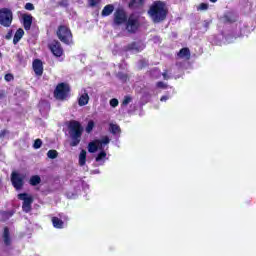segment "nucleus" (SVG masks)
<instances>
[{
    "label": "nucleus",
    "instance_id": "obj_1",
    "mask_svg": "<svg viewBox=\"0 0 256 256\" xmlns=\"http://www.w3.org/2000/svg\"><path fill=\"white\" fill-rule=\"evenodd\" d=\"M148 15L152 19L153 23H163L169 15V9L167 4L163 1H154L148 9Z\"/></svg>",
    "mask_w": 256,
    "mask_h": 256
},
{
    "label": "nucleus",
    "instance_id": "obj_2",
    "mask_svg": "<svg viewBox=\"0 0 256 256\" xmlns=\"http://www.w3.org/2000/svg\"><path fill=\"white\" fill-rule=\"evenodd\" d=\"M69 135L71 137L70 147H77L81 143L83 136V126L77 120H71L68 123Z\"/></svg>",
    "mask_w": 256,
    "mask_h": 256
},
{
    "label": "nucleus",
    "instance_id": "obj_3",
    "mask_svg": "<svg viewBox=\"0 0 256 256\" xmlns=\"http://www.w3.org/2000/svg\"><path fill=\"white\" fill-rule=\"evenodd\" d=\"M56 36L64 45H73V32L67 25H60L56 30Z\"/></svg>",
    "mask_w": 256,
    "mask_h": 256
},
{
    "label": "nucleus",
    "instance_id": "obj_4",
    "mask_svg": "<svg viewBox=\"0 0 256 256\" xmlns=\"http://www.w3.org/2000/svg\"><path fill=\"white\" fill-rule=\"evenodd\" d=\"M71 93V86L68 83L61 82L56 85L54 89V98L57 101H67Z\"/></svg>",
    "mask_w": 256,
    "mask_h": 256
},
{
    "label": "nucleus",
    "instance_id": "obj_5",
    "mask_svg": "<svg viewBox=\"0 0 256 256\" xmlns=\"http://www.w3.org/2000/svg\"><path fill=\"white\" fill-rule=\"evenodd\" d=\"M111 139L109 136H103L102 139H95L94 141L88 144L89 153H96V151H103L105 145H109Z\"/></svg>",
    "mask_w": 256,
    "mask_h": 256
},
{
    "label": "nucleus",
    "instance_id": "obj_6",
    "mask_svg": "<svg viewBox=\"0 0 256 256\" xmlns=\"http://www.w3.org/2000/svg\"><path fill=\"white\" fill-rule=\"evenodd\" d=\"M13 23V11L10 8H0V25L9 28Z\"/></svg>",
    "mask_w": 256,
    "mask_h": 256
},
{
    "label": "nucleus",
    "instance_id": "obj_7",
    "mask_svg": "<svg viewBox=\"0 0 256 256\" xmlns=\"http://www.w3.org/2000/svg\"><path fill=\"white\" fill-rule=\"evenodd\" d=\"M124 25L128 33H136L141 27V22H139V17L135 16V14H130Z\"/></svg>",
    "mask_w": 256,
    "mask_h": 256
},
{
    "label": "nucleus",
    "instance_id": "obj_8",
    "mask_svg": "<svg viewBox=\"0 0 256 256\" xmlns=\"http://www.w3.org/2000/svg\"><path fill=\"white\" fill-rule=\"evenodd\" d=\"M127 19H129V16L127 15L125 8L119 7L115 9L113 15L114 25H125V23H127Z\"/></svg>",
    "mask_w": 256,
    "mask_h": 256
},
{
    "label": "nucleus",
    "instance_id": "obj_9",
    "mask_svg": "<svg viewBox=\"0 0 256 256\" xmlns=\"http://www.w3.org/2000/svg\"><path fill=\"white\" fill-rule=\"evenodd\" d=\"M17 198L20 200V201H23L22 203V211L24 213H31L33 207V196L27 194V193H20L17 195Z\"/></svg>",
    "mask_w": 256,
    "mask_h": 256
},
{
    "label": "nucleus",
    "instance_id": "obj_10",
    "mask_svg": "<svg viewBox=\"0 0 256 256\" xmlns=\"http://www.w3.org/2000/svg\"><path fill=\"white\" fill-rule=\"evenodd\" d=\"M10 180L12 186L14 187V189H16V191H21V189H23V186L25 185V176H23L19 172L13 171L11 173Z\"/></svg>",
    "mask_w": 256,
    "mask_h": 256
},
{
    "label": "nucleus",
    "instance_id": "obj_11",
    "mask_svg": "<svg viewBox=\"0 0 256 256\" xmlns=\"http://www.w3.org/2000/svg\"><path fill=\"white\" fill-rule=\"evenodd\" d=\"M48 49L51 51L54 57H63V46L58 40H53L50 44H48Z\"/></svg>",
    "mask_w": 256,
    "mask_h": 256
},
{
    "label": "nucleus",
    "instance_id": "obj_12",
    "mask_svg": "<svg viewBox=\"0 0 256 256\" xmlns=\"http://www.w3.org/2000/svg\"><path fill=\"white\" fill-rule=\"evenodd\" d=\"M145 49V45L142 42H131L125 46V51H134V53H141Z\"/></svg>",
    "mask_w": 256,
    "mask_h": 256
},
{
    "label": "nucleus",
    "instance_id": "obj_13",
    "mask_svg": "<svg viewBox=\"0 0 256 256\" xmlns=\"http://www.w3.org/2000/svg\"><path fill=\"white\" fill-rule=\"evenodd\" d=\"M22 25L25 31H31V25H33V15L27 13L22 14Z\"/></svg>",
    "mask_w": 256,
    "mask_h": 256
},
{
    "label": "nucleus",
    "instance_id": "obj_14",
    "mask_svg": "<svg viewBox=\"0 0 256 256\" xmlns=\"http://www.w3.org/2000/svg\"><path fill=\"white\" fill-rule=\"evenodd\" d=\"M32 67L37 77L43 75V62L40 59H35L32 63Z\"/></svg>",
    "mask_w": 256,
    "mask_h": 256
},
{
    "label": "nucleus",
    "instance_id": "obj_15",
    "mask_svg": "<svg viewBox=\"0 0 256 256\" xmlns=\"http://www.w3.org/2000/svg\"><path fill=\"white\" fill-rule=\"evenodd\" d=\"M145 5V0H130L128 3L129 9H142Z\"/></svg>",
    "mask_w": 256,
    "mask_h": 256
},
{
    "label": "nucleus",
    "instance_id": "obj_16",
    "mask_svg": "<svg viewBox=\"0 0 256 256\" xmlns=\"http://www.w3.org/2000/svg\"><path fill=\"white\" fill-rule=\"evenodd\" d=\"M3 241L6 247L11 246V233L9 232V227L5 226L3 231Z\"/></svg>",
    "mask_w": 256,
    "mask_h": 256
},
{
    "label": "nucleus",
    "instance_id": "obj_17",
    "mask_svg": "<svg viewBox=\"0 0 256 256\" xmlns=\"http://www.w3.org/2000/svg\"><path fill=\"white\" fill-rule=\"evenodd\" d=\"M23 35H25V31L23 30V28L17 29L14 34L13 44L17 45V43H19L21 39H23Z\"/></svg>",
    "mask_w": 256,
    "mask_h": 256
},
{
    "label": "nucleus",
    "instance_id": "obj_18",
    "mask_svg": "<svg viewBox=\"0 0 256 256\" xmlns=\"http://www.w3.org/2000/svg\"><path fill=\"white\" fill-rule=\"evenodd\" d=\"M114 11L115 6L113 4H108L103 8L101 15L102 17H109V15H111Z\"/></svg>",
    "mask_w": 256,
    "mask_h": 256
},
{
    "label": "nucleus",
    "instance_id": "obj_19",
    "mask_svg": "<svg viewBox=\"0 0 256 256\" xmlns=\"http://www.w3.org/2000/svg\"><path fill=\"white\" fill-rule=\"evenodd\" d=\"M178 57H180V59H191V50H189L187 47L180 49L178 52Z\"/></svg>",
    "mask_w": 256,
    "mask_h": 256
},
{
    "label": "nucleus",
    "instance_id": "obj_20",
    "mask_svg": "<svg viewBox=\"0 0 256 256\" xmlns=\"http://www.w3.org/2000/svg\"><path fill=\"white\" fill-rule=\"evenodd\" d=\"M88 103H89V94L87 92H84L78 98V105H79V107H85V105H88Z\"/></svg>",
    "mask_w": 256,
    "mask_h": 256
},
{
    "label": "nucleus",
    "instance_id": "obj_21",
    "mask_svg": "<svg viewBox=\"0 0 256 256\" xmlns=\"http://www.w3.org/2000/svg\"><path fill=\"white\" fill-rule=\"evenodd\" d=\"M0 215H1L0 221H1L2 223H5V221H9V219H11V217H12L13 215H15V212H14V210H11V211H2Z\"/></svg>",
    "mask_w": 256,
    "mask_h": 256
},
{
    "label": "nucleus",
    "instance_id": "obj_22",
    "mask_svg": "<svg viewBox=\"0 0 256 256\" xmlns=\"http://www.w3.org/2000/svg\"><path fill=\"white\" fill-rule=\"evenodd\" d=\"M52 225L55 229H63L65 223L59 217H52Z\"/></svg>",
    "mask_w": 256,
    "mask_h": 256
},
{
    "label": "nucleus",
    "instance_id": "obj_23",
    "mask_svg": "<svg viewBox=\"0 0 256 256\" xmlns=\"http://www.w3.org/2000/svg\"><path fill=\"white\" fill-rule=\"evenodd\" d=\"M109 131L112 133V135H119L121 133V127L117 124L110 123Z\"/></svg>",
    "mask_w": 256,
    "mask_h": 256
},
{
    "label": "nucleus",
    "instance_id": "obj_24",
    "mask_svg": "<svg viewBox=\"0 0 256 256\" xmlns=\"http://www.w3.org/2000/svg\"><path fill=\"white\" fill-rule=\"evenodd\" d=\"M87 163V151L81 150L79 155V165L83 167Z\"/></svg>",
    "mask_w": 256,
    "mask_h": 256
},
{
    "label": "nucleus",
    "instance_id": "obj_25",
    "mask_svg": "<svg viewBox=\"0 0 256 256\" xmlns=\"http://www.w3.org/2000/svg\"><path fill=\"white\" fill-rule=\"evenodd\" d=\"M29 183L30 185H32V187H37V185L41 183V176L39 175L31 176Z\"/></svg>",
    "mask_w": 256,
    "mask_h": 256
},
{
    "label": "nucleus",
    "instance_id": "obj_26",
    "mask_svg": "<svg viewBox=\"0 0 256 256\" xmlns=\"http://www.w3.org/2000/svg\"><path fill=\"white\" fill-rule=\"evenodd\" d=\"M47 157L49 159H57V157H59V152H57V150H49L47 152Z\"/></svg>",
    "mask_w": 256,
    "mask_h": 256
},
{
    "label": "nucleus",
    "instance_id": "obj_27",
    "mask_svg": "<svg viewBox=\"0 0 256 256\" xmlns=\"http://www.w3.org/2000/svg\"><path fill=\"white\" fill-rule=\"evenodd\" d=\"M107 157V152L105 150H101V152L96 156V163H99L100 161H103Z\"/></svg>",
    "mask_w": 256,
    "mask_h": 256
},
{
    "label": "nucleus",
    "instance_id": "obj_28",
    "mask_svg": "<svg viewBox=\"0 0 256 256\" xmlns=\"http://www.w3.org/2000/svg\"><path fill=\"white\" fill-rule=\"evenodd\" d=\"M95 127V122L93 120L88 121V124L86 126V133H91Z\"/></svg>",
    "mask_w": 256,
    "mask_h": 256
},
{
    "label": "nucleus",
    "instance_id": "obj_29",
    "mask_svg": "<svg viewBox=\"0 0 256 256\" xmlns=\"http://www.w3.org/2000/svg\"><path fill=\"white\" fill-rule=\"evenodd\" d=\"M41 145H43V141L41 139H36L33 144L34 149H41Z\"/></svg>",
    "mask_w": 256,
    "mask_h": 256
},
{
    "label": "nucleus",
    "instance_id": "obj_30",
    "mask_svg": "<svg viewBox=\"0 0 256 256\" xmlns=\"http://www.w3.org/2000/svg\"><path fill=\"white\" fill-rule=\"evenodd\" d=\"M24 8L26 11H35V5H33L31 2L26 3Z\"/></svg>",
    "mask_w": 256,
    "mask_h": 256
},
{
    "label": "nucleus",
    "instance_id": "obj_31",
    "mask_svg": "<svg viewBox=\"0 0 256 256\" xmlns=\"http://www.w3.org/2000/svg\"><path fill=\"white\" fill-rule=\"evenodd\" d=\"M110 106L111 107H118L119 106V100L117 98H113L110 100Z\"/></svg>",
    "mask_w": 256,
    "mask_h": 256
},
{
    "label": "nucleus",
    "instance_id": "obj_32",
    "mask_svg": "<svg viewBox=\"0 0 256 256\" xmlns=\"http://www.w3.org/2000/svg\"><path fill=\"white\" fill-rule=\"evenodd\" d=\"M156 87H158V89H167V84H165L163 81H159L157 82Z\"/></svg>",
    "mask_w": 256,
    "mask_h": 256
},
{
    "label": "nucleus",
    "instance_id": "obj_33",
    "mask_svg": "<svg viewBox=\"0 0 256 256\" xmlns=\"http://www.w3.org/2000/svg\"><path fill=\"white\" fill-rule=\"evenodd\" d=\"M199 9H200V11H207V9H209V4H207V3H201V4L199 5Z\"/></svg>",
    "mask_w": 256,
    "mask_h": 256
},
{
    "label": "nucleus",
    "instance_id": "obj_34",
    "mask_svg": "<svg viewBox=\"0 0 256 256\" xmlns=\"http://www.w3.org/2000/svg\"><path fill=\"white\" fill-rule=\"evenodd\" d=\"M224 21L226 23H235V19L231 18V16H229V15L224 16Z\"/></svg>",
    "mask_w": 256,
    "mask_h": 256
},
{
    "label": "nucleus",
    "instance_id": "obj_35",
    "mask_svg": "<svg viewBox=\"0 0 256 256\" xmlns=\"http://www.w3.org/2000/svg\"><path fill=\"white\" fill-rule=\"evenodd\" d=\"M5 81L9 82V81H13V79H15V77L13 76V74L8 73L4 76Z\"/></svg>",
    "mask_w": 256,
    "mask_h": 256
},
{
    "label": "nucleus",
    "instance_id": "obj_36",
    "mask_svg": "<svg viewBox=\"0 0 256 256\" xmlns=\"http://www.w3.org/2000/svg\"><path fill=\"white\" fill-rule=\"evenodd\" d=\"M101 0H89V5L90 7H97V5H99V2Z\"/></svg>",
    "mask_w": 256,
    "mask_h": 256
},
{
    "label": "nucleus",
    "instance_id": "obj_37",
    "mask_svg": "<svg viewBox=\"0 0 256 256\" xmlns=\"http://www.w3.org/2000/svg\"><path fill=\"white\" fill-rule=\"evenodd\" d=\"M131 101H132V98L130 96H125L122 102V105L127 106V104L130 103Z\"/></svg>",
    "mask_w": 256,
    "mask_h": 256
},
{
    "label": "nucleus",
    "instance_id": "obj_38",
    "mask_svg": "<svg viewBox=\"0 0 256 256\" xmlns=\"http://www.w3.org/2000/svg\"><path fill=\"white\" fill-rule=\"evenodd\" d=\"M13 37V30H9L8 33L5 36V39L9 41Z\"/></svg>",
    "mask_w": 256,
    "mask_h": 256
},
{
    "label": "nucleus",
    "instance_id": "obj_39",
    "mask_svg": "<svg viewBox=\"0 0 256 256\" xmlns=\"http://www.w3.org/2000/svg\"><path fill=\"white\" fill-rule=\"evenodd\" d=\"M162 77H163V79H165L166 81L169 80V75L167 74V70H165V71L162 73Z\"/></svg>",
    "mask_w": 256,
    "mask_h": 256
},
{
    "label": "nucleus",
    "instance_id": "obj_40",
    "mask_svg": "<svg viewBox=\"0 0 256 256\" xmlns=\"http://www.w3.org/2000/svg\"><path fill=\"white\" fill-rule=\"evenodd\" d=\"M169 100V96H162L160 98V101H168Z\"/></svg>",
    "mask_w": 256,
    "mask_h": 256
},
{
    "label": "nucleus",
    "instance_id": "obj_41",
    "mask_svg": "<svg viewBox=\"0 0 256 256\" xmlns=\"http://www.w3.org/2000/svg\"><path fill=\"white\" fill-rule=\"evenodd\" d=\"M5 135H7V131L2 130V131L0 132V138H1V137H5Z\"/></svg>",
    "mask_w": 256,
    "mask_h": 256
},
{
    "label": "nucleus",
    "instance_id": "obj_42",
    "mask_svg": "<svg viewBox=\"0 0 256 256\" xmlns=\"http://www.w3.org/2000/svg\"><path fill=\"white\" fill-rule=\"evenodd\" d=\"M204 27H205L206 29H209V22H205Z\"/></svg>",
    "mask_w": 256,
    "mask_h": 256
},
{
    "label": "nucleus",
    "instance_id": "obj_43",
    "mask_svg": "<svg viewBox=\"0 0 256 256\" xmlns=\"http://www.w3.org/2000/svg\"><path fill=\"white\" fill-rule=\"evenodd\" d=\"M210 3H217V0H209Z\"/></svg>",
    "mask_w": 256,
    "mask_h": 256
},
{
    "label": "nucleus",
    "instance_id": "obj_44",
    "mask_svg": "<svg viewBox=\"0 0 256 256\" xmlns=\"http://www.w3.org/2000/svg\"><path fill=\"white\" fill-rule=\"evenodd\" d=\"M3 57V54L0 52V59Z\"/></svg>",
    "mask_w": 256,
    "mask_h": 256
},
{
    "label": "nucleus",
    "instance_id": "obj_45",
    "mask_svg": "<svg viewBox=\"0 0 256 256\" xmlns=\"http://www.w3.org/2000/svg\"><path fill=\"white\" fill-rule=\"evenodd\" d=\"M1 97H3V94H0V99H1Z\"/></svg>",
    "mask_w": 256,
    "mask_h": 256
}]
</instances>
